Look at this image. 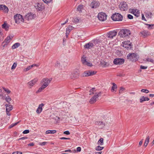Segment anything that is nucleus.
Instances as JSON below:
<instances>
[{"instance_id": "obj_15", "label": "nucleus", "mask_w": 154, "mask_h": 154, "mask_svg": "<svg viewBox=\"0 0 154 154\" xmlns=\"http://www.w3.org/2000/svg\"><path fill=\"white\" fill-rule=\"evenodd\" d=\"M35 8L38 11H41L44 9L43 5L42 3H38L35 6Z\"/></svg>"}, {"instance_id": "obj_37", "label": "nucleus", "mask_w": 154, "mask_h": 154, "mask_svg": "<svg viewBox=\"0 0 154 154\" xmlns=\"http://www.w3.org/2000/svg\"><path fill=\"white\" fill-rule=\"evenodd\" d=\"M55 66L58 68H60V63L58 61H57L55 64Z\"/></svg>"}, {"instance_id": "obj_62", "label": "nucleus", "mask_w": 154, "mask_h": 154, "mask_svg": "<svg viewBox=\"0 0 154 154\" xmlns=\"http://www.w3.org/2000/svg\"><path fill=\"white\" fill-rule=\"evenodd\" d=\"M10 111H6L7 114L8 116H10L11 115L10 113H9Z\"/></svg>"}, {"instance_id": "obj_41", "label": "nucleus", "mask_w": 154, "mask_h": 154, "mask_svg": "<svg viewBox=\"0 0 154 154\" xmlns=\"http://www.w3.org/2000/svg\"><path fill=\"white\" fill-rule=\"evenodd\" d=\"M72 22L74 23H77L79 22V20L78 18H74L72 20Z\"/></svg>"}, {"instance_id": "obj_47", "label": "nucleus", "mask_w": 154, "mask_h": 154, "mask_svg": "<svg viewBox=\"0 0 154 154\" xmlns=\"http://www.w3.org/2000/svg\"><path fill=\"white\" fill-rule=\"evenodd\" d=\"M127 17L128 19H132L133 18V16L130 14H128L127 15Z\"/></svg>"}, {"instance_id": "obj_49", "label": "nucleus", "mask_w": 154, "mask_h": 154, "mask_svg": "<svg viewBox=\"0 0 154 154\" xmlns=\"http://www.w3.org/2000/svg\"><path fill=\"white\" fill-rule=\"evenodd\" d=\"M29 130H26L23 131V134H27L29 133Z\"/></svg>"}, {"instance_id": "obj_34", "label": "nucleus", "mask_w": 154, "mask_h": 154, "mask_svg": "<svg viewBox=\"0 0 154 154\" xmlns=\"http://www.w3.org/2000/svg\"><path fill=\"white\" fill-rule=\"evenodd\" d=\"M83 8V5H79L77 8V9L80 12H81L82 11V10Z\"/></svg>"}, {"instance_id": "obj_63", "label": "nucleus", "mask_w": 154, "mask_h": 154, "mask_svg": "<svg viewBox=\"0 0 154 154\" xmlns=\"http://www.w3.org/2000/svg\"><path fill=\"white\" fill-rule=\"evenodd\" d=\"M14 126V125H13V124H12L9 126V128H11L13 127Z\"/></svg>"}, {"instance_id": "obj_36", "label": "nucleus", "mask_w": 154, "mask_h": 154, "mask_svg": "<svg viewBox=\"0 0 154 154\" xmlns=\"http://www.w3.org/2000/svg\"><path fill=\"white\" fill-rule=\"evenodd\" d=\"M117 88V87L116 85L114 83H113V86H112L111 89V91L112 92L113 91L115 90V89H116Z\"/></svg>"}, {"instance_id": "obj_2", "label": "nucleus", "mask_w": 154, "mask_h": 154, "mask_svg": "<svg viewBox=\"0 0 154 154\" xmlns=\"http://www.w3.org/2000/svg\"><path fill=\"white\" fill-rule=\"evenodd\" d=\"M119 34L121 37L124 38L128 37L131 34V32L129 30L127 29H122L119 31Z\"/></svg>"}, {"instance_id": "obj_1", "label": "nucleus", "mask_w": 154, "mask_h": 154, "mask_svg": "<svg viewBox=\"0 0 154 154\" xmlns=\"http://www.w3.org/2000/svg\"><path fill=\"white\" fill-rule=\"evenodd\" d=\"M51 80V78L48 79V78H46L42 79L41 81V83L42 84V85L38 88V91H36V93H38L41 92L48 85Z\"/></svg>"}, {"instance_id": "obj_39", "label": "nucleus", "mask_w": 154, "mask_h": 154, "mask_svg": "<svg viewBox=\"0 0 154 154\" xmlns=\"http://www.w3.org/2000/svg\"><path fill=\"white\" fill-rule=\"evenodd\" d=\"M5 100L7 102L9 103L11 99L9 96H8L5 97Z\"/></svg>"}, {"instance_id": "obj_4", "label": "nucleus", "mask_w": 154, "mask_h": 154, "mask_svg": "<svg viewBox=\"0 0 154 154\" xmlns=\"http://www.w3.org/2000/svg\"><path fill=\"white\" fill-rule=\"evenodd\" d=\"M138 55L135 53H129L127 56V58L129 59L132 61H137L138 58Z\"/></svg>"}, {"instance_id": "obj_19", "label": "nucleus", "mask_w": 154, "mask_h": 154, "mask_svg": "<svg viewBox=\"0 0 154 154\" xmlns=\"http://www.w3.org/2000/svg\"><path fill=\"white\" fill-rule=\"evenodd\" d=\"M73 27L71 26H69L66 29V38L68 37V35L70 32L73 29Z\"/></svg>"}, {"instance_id": "obj_48", "label": "nucleus", "mask_w": 154, "mask_h": 154, "mask_svg": "<svg viewBox=\"0 0 154 154\" xmlns=\"http://www.w3.org/2000/svg\"><path fill=\"white\" fill-rule=\"evenodd\" d=\"M125 89L123 87H122L120 88V89L119 90V93L121 94L122 93V92L125 90Z\"/></svg>"}, {"instance_id": "obj_22", "label": "nucleus", "mask_w": 154, "mask_h": 154, "mask_svg": "<svg viewBox=\"0 0 154 154\" xmlns=\"http://www.w3.org/2000/svg\"><path fill=\"white\" fill-rule=\"evenodd\" d=\"M0 10H2L5 12H8V9L5 5H0Z\"/></svg>"}, {"instance_id": "obj_55", "label": "nucleus", "mask_w": 154, "mask_h": 154, "mask_svg": "<svg viewBox=\"0 0 154 154\" xmlns=\"http://www.w3.org/2000/svg\"><path fill=\"white\" fill-rule=\"evenodd\" d=\"M122 44H124L123 46L126 48V45L127 44V42H122Z\"/></svg>"}, {"instance_id": "obj_60", "label": "nucleus", "mask_w": 154, "mask_h": 154, "mask_svg": "<svg viewBox=\"0 0 154 154\" xmlns=\"http://www.w3.org/2000/svg\"><path fill=\"white\" fill-rule=\"evenodd\" d=\"M68 19H67L66 20V21L65 22H64V23H62V24H61V25H65L66 23L67 22H68Z\"/></svg>"}, {"instance_id": "obj_57", "label": "nucleus", "mask_w": 154, "mask_h": 154, "mask_svg": "<svg viewBox=\"0 0 154 154\" xmlns=\"http://www.w3.org/2000/svg\"><path fill=\"white\" fill-rule=\"evenodd\" d=\"M81 151V148L80 147H78L77 148V151L78 152H80Z\"/></svg>"}, {"instance_id": "obj_10", "label": "nucleus", "mask_w": 154, "mask_h": 154, "mask_svg": "<svg viewBox=\"0 0 154 154\" xmlns=\"http://www.w3.org/2000/svg\"><path fill=\"white\" fill-rule=\"evenodd\" d=\"M125 61L123 59L117 58L115 59L113 61V63L115 64L120 65L123 64Z\"/></svg>"}, {"instance_id": "obj_64", "label": "nucleus", "mask_w": 154, "mask_h": 154, "mask_svg": "<svg viewBox=\"0 0 154 154\" xmlns=\"http://www.w3.org/2000/svg\"><path fill=\"white\" fill-rule=\"evenodd\" d=\"M102 153V152L100 151V152H95V154H100L101 153Z\"/></svg>"}, {"instance_id": "obj_40", "label": "nucleus", "mask_w": 154, "mask_h": 154, "mask_svg": "<svg viewBox=\"0 0 154 154\" xmlns=\"http://www.w3.org/2000/svg\"><path fill=\"white\" fill-rule=\"evenodd\" d=\"M103 147H101L100 146H98L96 147V149L97 150L100 151V150H102V149H103Z\"/></svg>"}, {"instance_id": "obj_52", "label": "nucleus", "mask_w": 154, "mask_h": 154, "mask_svg": "<svg viewBox=\"0 0 154 154\" xmlns=\"http://www.w3.org/2000/svg\"><path fill=\"white\" fill-rule=\"evenodd\" d=\"M147 66H143L142 65H141L140 66V68L141 69H147Z\"/></svg>"}, {"instance_id": "obj_8", "label": "nucleus", "mask_w": 154, "mask_h": 154, "mask_svg": "<svg viewBox=\"0 0 154 154\" xmlns=\"http://www.w3.org/2000/svg\"><path fill=\"white\" fill-rule=\"evenodd\" d=\"M119 7L120 10L122 11H125L128 9V5L125 2H121L119 5Z\"/></svg>"}, {"instance_id": "obj_35", "label": "nucleus", "mask_w": 154, "mask_h": 154, "mask_svg": "<svg viewBox=\"0 0 154 154\" xmlns=\"http://www.w3.org/2000/svg\"><path fill=\"white\" fill-rule=\"evenodd\" d=\"M146 62H150L153 63H154V60L152 58L147 57L146 60Z\"/></svg>"}, {"instance_id": "obj_53", "label": "nucleus", "mask_w": 154, "mask_h": 154, "mask_svg": "<svg viewBox=\"0 0 154 154\" xmlns=\"http://www.w3.org/2000/svg\"><path fill=\"white\" fill-rule=\"evenodd\" d=\"M27 138H28L26 137H23L19 138L18 139V140H25V139H27Z\"/></svg>"}, {"instance_id": "obj_32", "label": "nucleus", "mask_w": 154, "mask_h": 154, "mask_svg": "<svg viewBox=\"0 0 154 154\" xmlns=\"http://www.w3.org/2000/svg\"><path fill=\"white\" fill-rule=\"evenodd\" d=\"M2 27L3 28L5 29L6 30H8L9 29L8 25L6 23H4L2 25Z\"/></svg>"}, {"instance_id": "obj_25", "label": "nucleus", "mask_w": 154, "mask_h": 154, "mask_svg": "<svg viewBox=\"0 0 154 154\" xmlns=\"http://www.w3.org/2000/svg\"><path fill=\"white\" fill-rule=\"evenodd\" d=\"M149 99L147 97H145L144 96L141 97L140 99V101L141 103L146 101H148Z\"/></svg>"}, {"instance_id": "obj_21", "label": "nucleus", "mask_w": 154, "mask_h": 154, "mask_svg": "<svg viewBox=\"0 0 154 154\" xmlns=\"http://www.w3.org/2000/svg\"><path fill=\"white\" fill-rule=\"evenodd\" d=\"M131 13H133L135 16L138 17L139 15L140 11L137 9H132Z\"/></svg>"}, {"instance_id": "obj_26", "label": "nucleus", "mask_w": 154, "mask_h": 154, "mask_svg": "<svg viewBox=\"0 0 154 154\" xmlns=\"http://www.w3.org/2000/svg\"><path fill=\"white\" fill-rule=\"evenodd\" d=\"M145 15L146 17L148 18H151L153 15L152 13L150 12H145Z\"/></svg>"}, {"instance_id": "obj_6", "label": "nucleus", "mask_w": 154, "mask_h": 154, "mask_svg": "<svg viewBox=\"0 0 154 154\" xmlns=\"http://www.w3.org/2000/svg\"><path fill=\"white\" fill-rule=\"evenodd\" d=\"M98 18L101 21H104L106 19L107 15L104 13L100 12L98 15Z\"/></svg>"}, {"instance_id": "obj_28", "label": "nucleus", "mask_w": 154, "mask_h": 154, "mask_svg": "<svg viewBox=\"0 0 154 154\" xmlns=\"http://www.w3.org/2000/svg\"><path fill=\"white\" fill-rule=\"evenodd\" d=\"M150 139V137L149 136H148L146 139L144 146H145V147H146L148 144L149 142V140Z\"/></svg>"}, {"instance_id": "obj_18", "label": "nucleus", "mask_w": 154, "mask_h": 154, "mask_svg": "<svg viewBox=\"0 0 154 154\" xmlns=\"http://www.w3.org/2000/svg\"><path fill=\"white\" fill-rule=\"evenodd\" d=\"M94 45L91 42L86 43L84 45V47L85 49H90L93 47Z\"/></svg>"}, {"instance_id": "obj_27", "label": "nucleus", "mask_w": 154, "mask_h": 154, "mask_svg": "<svg viewBox=\"0 0 154 154\" xmlns=\"http://www.w3.org/2000/svg\"><path fill=\"white\" fill-rule=\"evenodd\" d=\"M6 111H10L11 110L13 109L12 106L11 105L9 104H6L5 105Z\"/></svg>"}, {"instance_id": "obj_59", "label": "nucleus", "mask_w": 154, "mask_h": 154, "mask_svg": "<svg viewBox=\"0 0 154 154\" xmlns=\"http://www.w3.org/2000/svg\"><path fill=\"white\" fill-rule=\"evenodd\" d=\"M47 142H42L40 143V145H45L46 143Z\"/></svg>"}, {"instance_id": "obj_33", "label": "nucleus", "mask_w": 154, "mask_h": 154, "mask_svg": "<svg viewBox=\"0 0 154 154\" xmlns=\"http://www.w3.org/2000/svg\"><path fill=\"white\" fill-rule=\"evenodd\" d=\"M97 144L98 145H103V139L101 138L97 142Z\"/></svg>"}, {"instance_id": "obj_24", "label": "nucleus", "mask_w": 154, "mask_h": 154, "mask_svg": "<svg viewBox=\"0 0 154 154\" xmlns=\"http://www.w3.org/2000/svg\"><path fill=\"white\" fill-rule=\"evenodd\" d=\"M96 125L100 126L101 128L103 127L104 126V124L102 122L99 121H97L95 122Z\"/></svg>"}, {"instance_id": "obj_16", "label": "nucleus", "mask_w": 154, "mask_h": 154, "mask_svg": "<svg viewBox=\"0 0 154 154\" xmlns=\"http://www.w3.org/2000/svg\"><path fill=\"white\" fill-rule=\"evenodd\" d=\"M100 5L99 2L96 1H93L91 4V6L92 8H95L98 7Z\"/></svg>"}, {"instance_id": "obj_11", "label": "nucleus", "mask_w": 154, "mask_h": 154, "mask_svg": "<svg viewBox=\"0 0 154 154\" xmlns=\"http://www.w3.org/2000/svg\"><path fill=\"white\" fill-rule=\"evenodd\" d=\"M38 79L37 78H35L29 82L27 84L29 88H31L38 82Z\"/></svg>"}, {"instance_id": "obj_9", "label": "nucleus", "mask_w": 154, "mask_h": 154, "mask_svg": "<svg viewBox=\"0 0 154 154\" xmlns=\"http://www.w3.org/2000/svg\"><path fill=\"white\" fill-rule=\"evenodd\" d=\"M96 72L93 70H88L85 71L82 74L83 76H88L95 74Z\"/></svg>"}, {"instance_id": "obj_51", "label": "nucleus", "mask_w": 154, "mask_h": 154, "mask_svg": "<svg viewBox=\"0 0 154 154\" xmlns=\"http://www.w3.org/2000/svg\"><path fill=\"white\" fill-rule=\"evenodd\" d=\"M63 134H65L68 135L70 134V133L68 131H66L64 132Z\"/></svg>"}, {"instance_id": "obj_14", "label": "nucleus", "mask_w": 154, "mask_h": 154, "mask_svg": "<svg viewBox=\"0 0 154 154\" xmlns=\"http://www.w3.org/2000/svg\"><path fill=\"white\" fill-rule=\"evenodd\" d=\"M117 33V32L116 31H110L107 33V37L108 38H112L116 35Z\"/></svg>"}, {"instance_id": "obj_5", "label": "nucleus", "mask_w": 154, "mask_h": 154, "mask_svg": "<svg viewBox=\"0 0 154 154\" xmlns=\"http://www.w3.org/2000/svg\"><path fill=\"white\" fill-rule=\"evenodd\" d=\"M14 20L16 23L18 24L21 22H23L24 19L22 16L20 14H17L14 17Z\"/></svg>"}, {"instance_id": "obj_23", "label": "nucleus", "mask_w": 154, "mask_h": 154, "mask_svg": "<svg viewBox=\"0 0 154 154\" xmlns=\"http://www.w3.org/2000/svg\"><path fill=\"white\" fill-rule=\"evenodd\" d=\"M12 38L13 36H9L5 38V41L3 42V43L4 42L6 43V44H5L3 46H5V45H7V44H8L10 42V40L12 39Z\"/></svg>"}, {"instance_id": "obj_46", "label": "nucleus", "mask_w": 154, "mask_h": 154, "mask_svg": "<svg viewBox=\"0 0 154 154\" xmlns=\"http://www.w3.org/2000/svg\"><path fill=\"white\" fill-rule=\"evenodd\" d=\"M31 67L30 66H28L26 68H25L24 69V71L25 72H26L29 70H30L31 69Z\"/></svg>"}, {"instance_id": "obj_30", "label": "nucleus", "mask_w": 154, "mask_h": 154, "mask_svg": "<svg viewBox=\"0 0 154 154\" xmlns=\"http://www.w3.org/2000/svg\"><path fill=\"white\" fill-rule=\"evenodd\" d=\"M20 45V44L19 43H16L14 44L12 46V49H15L17 48Z\"/></svg>"}, {"instance_id": "obj_45", "label": "nucleus", "mask_w": 154, "mask_h": 154, "mask_svg": "<svg viewBox=\"0 0 154 154\" xmlns=\"http://www.w3.org/2000/svg\"><path fill=\"white\" fill-rule=\"evenodd\" d=\"M141 92L143 93H148L149 92V91L147 89H142L141 90Z\"/></svg>"}, {"instance_id": "obj_12", "label": "nucleus", "mask_w": 154, "mask_h": 154, "mask_svg": "<svg viewBox=\"0 0 154 154\" xmlns=\"http://www.w3.org/2000/svg\"><path fill=\"white\" fill-rule=\"evenodd\" d=\"M35 17V15L34 14L29 13L26 15L25 19L26 20H29L34 19Z\"/></svg>"}, {"instance_id": "obj_61", "label": "nucleus", "mask_w": 154, "mask_h": 154, "mask_svg": "<svg viewBox=\"0 0 154 154\" xmlns=\"http://www.w3.org/2000/svg\"><path fill=\"white\" fill-rule=\"evenodd\" d=\"M34 145V143H30L29 144H28V145L29 146H33Z\"/></svg>"}, {"instance_id": "obj_43", "label": "nucleus", "mask_w": 154, "mask_h": 154, "mask_svg": "<svg viewBox=\"0 0 154 154\" xmlns=\"http://www.w3.org/2000/svg\"><path fill=\"white\" fill-rule=\"evenodd\" d=\"M3 90L6 91L8 94H9L11 92V91L8 88H5V87H3Z\"/></svg>"}, {"instance_id": "obj_17", "label": "nucleus", "mask_w": 154, "mask_h": 154, "mask_svg": "<svg viewBox=\"0 0 154 154\" xmlns=\"http://www.w3.org/2000/svg\"><path fill=\"white\" fill-rule=\"evenodd\" d=\"M143 38H145L150 35V33L148 31L144 30L140 32Z\"/></svg>"}, {"instance_id": "obj_31", "label": "nucleus", "mask_w": 154, "mask_h": 154, "mask_svg": "<svg viewBox=\"0 0 154 154\" xmlns=\"http://www.w3.org/2000/svg\"><path fill=\"white\" fill-rule=\"evenodd\" d=\"M96 90L95 88H92L90 90V95H92L93 94H96L97 93L95 92Z\"/></svg>"}, {"instance_id": "obj_42", "label": "nucleus", "mask_w": 154, "mask_h": 154, "mask_svg": "<svg viewBox=\"0 0 154 154\" xmlns=\"http://www.w3.org/2000/svg\"><path fill=\"white\" fill-rule=\"evenodd\" d=\"M43 1L47 4H48L49 3L51 2H52V0H42Z\"/></svg>"}, {"instance_id": "obj_54", "label": "nucleus", "mask_w": 154, "mask_h": 154, "mask_svg": "<svg viewBox=\"0 0 154 154\" xmlns=\"http://www.w3.org/2000/svg\"><path fill=\"white\" fill-rule=\"evenodd\" d=\"M142 19L143 20H144L145 21H146V19L145 18L144 15L143 14H142Z\"/></svg>"}, {"instance_id": "obj_29", "label": "nucleus", "mask_w": 154, "mask_h": 154, "mask_svg": "<svg viewBox=\"0 0 154 154\" xmlns=\"http://www.w3.org/2000/svg\"><path fill=\"white\" fill-rule=\"evenodd\" d=\"M56 131L55 130H48L46 131L45 134H54L56 133Z\"/></svg>"}, {"instance_id": "obj_13", "label": "nucleus", "mask_w": 154, "mask_h": 154, "mask_svg": "<svg viewBox=\"0 0 154 154\" xmlns=\"http://www.w3.org/2000/svg\"><path fill=\"white\" fill-rule=\"evenodd\" d=\"M82 62L84 65H87L88 66H91L92 64L90 62H88L86 60V57L85 56L83 55L81 58Z\"/></svg>"}, {"instance_id": "obj_50", "label": "nucleus", "mask_w": 154, "mask_h": 154, "mask_svg": "<svg viewBox=\"0 0 154 154\" xmlns=\"http://www.w3.org/2000/svg\"><path fill=\"white\" fill-rule=\"evenodd\" d=\"M22 152H13L12 154H22Z\"/></svg>"}, {"instance_id": "obj_3", "label": "nucleus", "mask_w": 154, "mask_h": 154, "mask_svg": "<svg viewBox=\"0 0 154 154\" xmlns=\"http://www.w3.org/2000/svg\"><path fill=\"white\" fill-rule=\"evenodd\" d=\"M111 18L113 20L115 21H121L123 19V17L119 13H115L112 15Z\"/></svg>"}, {"instance_id": "obj_38", "label": "nucleus", "mask_w": 154, "mask_h": 154, "mask_svg": "<svg viewBox=\"0 0 154 154\" xmlns=\"http://www.w3.org/2000/svg\"><path fill=\"white\" fill-rule=\"evenodd\" d=\"M146 25L148 26V28L149 29H153V26H154V24H146Z\"/></svg>"}, {"instance_id": "obj_20", "label": "nucleus", "mask_w": 154, "mask_h": 154, "mask_svg": "<svg viewBox=\"0 0 154 154\" xmlns=\"http://www.w3.org/2000/svg\"><path fill=\"white\" fill-rule=\"evenodd\" d=\"M44 105L43 103L40 104L36 109V112L38 114L40 113L42 111V107Z\"/></svg>"}, {"instance_id": "obj_44", "label": "nucleus", "mask_w": 154, "mask_h": 154, "mask_svg": "<svg viewBox=\"0 0 154 154\" xmlns=\"http://www.w3.org/2000/svg\"><path fill=\"white\" fill-rule=\"evenodd\" d=\"M17 63H14L13 64L12 66H11V69H13L15 68L17 66Z\"/></svg>"}, {"instance_id": "obj_56", "label": "nucleus", "mask_w": 154, "mask_h": 154, "mask_svg": "<svg viewBox=\"0 0 154 154\" xmlns=\"http://www.w3.org/2000/svg\"><path fill=\"white\" fill-rule=\"evenodd\" d=\"M60 139L61 140H69L70 139L69 138H66L64 137H62L60 138Z\"/></svg>"}, {"instance_id": "obj_58", "label": "nucleus", "mask_w": 154, "mask_h": 154, "mask_svg": "<svg viewBox=\"0 0 154 154\" xmlns=\"http://www.w3.org/2000/svg\"><path fill=\"white\" fill-rule=\"evenodd\" d=\"M143 139L142 140L140 141L139 142V146H140L142 145V144L143 143Z\"/></svg>"}, {"instance_id": "obj_7", "label": "nucleus", "mask_w": 154, "mask_h": 154, "mask_svg": "<svg viewBox=\"0 0 154 154\" xmlns=\"http://www.w3.org/2000/svg\"><path fill=\"white\" fill-rule=\"evenodd\" d=\"M101 95V92H99L96 94H95L94 96L90 100V103L91 104H93L95 103L97 100V99L98 98V97L100 96Z\"/></svg>"}]
</instances>
